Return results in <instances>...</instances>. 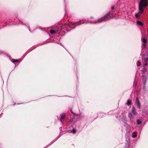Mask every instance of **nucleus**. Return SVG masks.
<instances>
[{"instance_id": "7ed1b4c3", "label": "nucleus", "mask_w": 148, "mask_h": 148, "mask_svg": "<svg viewBox=\"0 0 148 148\" xmlns=\"http://www.w3.org/2000/svg\"><path fill=\"white\" fill-rule=\"evenodd\" d=\"M66 118V115L65 114L63 113L61 114L60 115V121L62 122V121L64 120L65 118Z\"/></svg>"}, {"instance_id": "ddd939ff", "label": "nucleus", "mask_w": 148, "mask_h": 148, "mask_svg": "<svg viewBox=\"0 0 148 148\" xmlns=\"http://www.w3.org/2000/svg\"><path fill=\"white\" fill-rule=\"evenodd\" d=\"M127 104L128 106L130 105L131 104V102L128 100L127 101Z\"/></svg>"}, {"instance_id": "dca6fc26", "label": "nucleus", "mask_w": 148, "mask_h": 148, "mask_svg": "<svg viewBox=\"0 0 148 148\" xmlns=\"http://www.w3.org/2000/svg\"><path fill=\"white\" fill-rule=\"evenodd\" d=\"M146 68L145 67H143V70H142V72L143 73H144L146 71Z\"/></svg>"}, {"instance_id": "0eeeda50", "label": "nucleus", "mask_w": 148, "mask_h": 148, "mask_svg": "<svg viewBox=\"0 0 148 148\" xmlns=\"http://www.w3.org/2000/svg\"><path fill=\"white\" fill-rule=\"evenodd\" d=\"M148 59L147 58H146L144 59V61L143 64L145 66L147 65V62L148 61Z\"/></svg>"}, {"instance_id": "20e7f679", "label": "nucleus", "mask_w": 148, "mask_h": 148, "mask_svg": "<svg viewBox=\"0 0 148 148\" xmlns=\"http://www.w3.org/2000/svg\"><path fill=\"white\" fill-rule=\"evenodd\" d=\"M143 80L144 81L143 84L144 85H145L146 84V82L147 80V77L146 76L143 75L142 76Z\"/></svg>"}, {"instance_id": "412c9836", "label": "nucleus", "mask_w": 148, "mask_h": 148, "mask_svg": "<svg viewBox=\"0 0 148 148\" xmlns=\"http://www.w3.org/2000/svg\"><path fill=\"white\" fill-rule=\"evenodd\" d=\"M126 125L127 126H128V127H130V125Z\"/></svg>"}, {"instance_id": "4468645a", "label": "nucleus", "mask_w": 148, "mask_h": 148, "mask_svg": "<svg viewBox=\"0 0 148 148\" xmlns=\"http://www.w3.org/2000/svg\"><path fill=\"white\" fill-rule=\"evenodd\" d=\"M143 42L144 43H147V41L146 39L145 38H143Z\"/></svg>"}, {"instance_id": "1a4fd4ad", "label": "nucleus", "mask_w": 148, "mask_h": 148, "mask_svg": "<svg viewBox=\"0 0 148 148\" xmlns=\"http://www.w3.org/2000/svg\"><path fill=\"white\" fill-rule=\"evenodd\" d=\"M50 32L51 34H55V33H56V31H55L53 29H51V30H50Z\"/></svg>"}, {"instance_id": "6ab92c4d", "label": "nucleus", "mask_w": 148, "mask_h": 148, "mask_svg": "<svg viewBox=\"0 0 148 148\" xmlns=\"http://www.w3.org/2000/svg\"><path fill=\"white\" fill-rule=\"evenodd\" d=\"M111 9L112 10H114V6H112L111 7Z\"/></svg>"}, {"instance_id": "f8f14e48", "label": "nucleus", "mask_w": 148, "mask_h": 148, "mask_svg": "<svg viewBox=\"0 0 148 148\" xmlns=\"http://www.w3.org/2000/svg\"><path fill=\"white\" fill-rule=\"evenodd\" d=\"M137 65L138 66H140L141 65L140 60H138L137 62Z\"/></svg>"}, {"instance_id": "6e6552de", "label": "nucleus", "mask_w": 148, "mask_h": 148, "mask_svg": "<svg viewBox=\"0 0 148 148\" xmlns=\"http://www.w3.org/2000/svg\"><path fill=\"white\" fill-rule=\"evenodd\" d=\"M137 24L138 25H140V26H142L143 25V23L141 22L140 21H137Z\"/></svg>"}, {"instance_id": "9b49d317", "label": "nucleus", "mask_w": 148, "mask_h": 148, "mask_svg": "<svg viewBox=\"0 0 148 148\" xmlns=\"http://www.w3.org/2000/svg\"><path fill=\"white\" fill-rule=\"evenodd\" d=\"M142 123V121H140L139 119H138L137 120V123L138 125H139Z\"/></svg>"}, {"instance_id": "b1692460", "label": "nucleus", "mask_w": 148, "mask_h": 148, "mask_svg": "<svg viewBox=\"0 0 148 148\" xmlns=\"http://www.w3.org/2000/svg\"><path fill=\"white\" fill-rule=\"evenodd\" d=\"M71 112H72V110H71Z\"/></svg>"}, {"instance_id": "a211bd4d", "label": "nucleus", "mask_w": 148, "mask_h": 148, "mask_svg": "<svg viewBox=\"0 0 148 148\" xmlns=\"http://www.w3.org/2000/svg\"><path fill=\"white\" fill-rule=\"evenodd\" d=\"M143 46L144 47H146V43H144L143 44Z\"/></svg>"}, {"instance_id": "aec40b11", "label": "nucleus", "mask_w": 148, "mask_h": 148, "mask_svg": "<svg viewBox=\"0 0 148 148\" xmlns=\"http://www.w3.org/2000/svg\"><path fill=\"white\" fill-rule=\"evenodd\" d=\"M106 19H102V21H105Z\"/></svg>"}, {"instance_id": "f3484780", "label": "nucleus", "mask_w": 148, "mask_h": 148, "mask_svg": "<svg viewBox=\"0 0 148 148\" xmlns=\"http://www.w3.org/2000/svg\"><path fill=\"white\" fill-rule=\"evenodd\" d=\"M19 61L17 59H14L12 60V62H18Z\"/></svg>"}, {"instance_id": "5701e85b", "label": "nucleus", "mask_w": 148, "mask_h": 148, "mask_svg": "<svg viewBox=\"0 0 148 148\" xmlns=\"http://www.w3.org/2000/svg\"><path fill=\"white\" fill-rule=\"evenodd\" d=\"M71 112H72V110H71Z\"/></svg>"}, {"instance_id": "39448f33", "label": "nucleus", "mask_w": 148, "mask_h": 148, "mask_svg": "<svg viewBox=\"0 0 148 148\" xmlns=\"http://www.w3.org/2000/svg\"><path fill=\"white\" fill-rule=\"evenodd\" d=\"M136 103L138 106V108L139 109H140V104L138 97H136Z\"/></svg>"}, {"instance_id": "4be33fe9", "label": "nucleus", "mask_w": 148, "mask_h": 148, "mask_svg": "<svg viewBox=\"0 0 148 148\" xmlns=\"http://www.w3.org/2000/svg\"><path fill=\"white\" fill-rule=\"evenodd\" d=\"M124 126H126V124H125V125H124Z\"/></svg>"}, {"instance_id": "2eb2a0df", "label": "nucleus", "mask_w": 148, "mask_h": 148, "mask_svg": "<svg viewBox=\"0 0 148 148\" xmlns=\"http://www.w3.org/2000/svg\"><path fill=\"white\" fill-rule=\"evenodd\" d=\"M72 132L73 134H75L76 133V130L75 129H73L72 130Z\"/></svg>"}, {"instance_id": "9d476101", "label": "nucleus", "mask_w": 148, "mask_h": 148, "mask_svg": "<svg viewBox=\"0 0 148 148\" xmlns=\"http://www.w3.org/2000/svg\"><path fill=\"white\" fill-rule=\"evenodd\" d=\"M137 136V135L136 134V133L135 132H133L132 134V137L133 138H135Z\"/></svg>"}, {"instance_id": "f257e3e1", "label": "nucleus", "mask_w": 148, "mask_h": 148, "mask_svg": "<svg viewBox=\"0 0 148 148\" xmlns=\"http://www.w3.org/2000/svg\"><path fill=\"white\" fill-rule=\"evenodd\" d=\"M148 3V0H140L139 5V12L135 15L136 18H139L143 13L144 9L147 6Z\"/></svg>"}, {"instance_id": "423d86ee", "label": "nucleus", "mask_w": 148, "mask_h": 148, "mask_svg": "<svg viewBox=\"0 0 148 148\" xmlns=\"http://www.w3.org/2000/svg\"><path fill=\"white\" fill-rule=\"evenodd\" d=\"M69 121L71 123H75L76 121L75 120V118L73 117L71 118Z\"/></svg>"}, {"instance_id": "f03ea898", "label": "nucleus", "mask_w": 148, "mask_h": 148, "mask_svg": "<svg viewBox=\"0 0 148 148\" xmlns=\"http://www.w3.org/2000/svg\"><path fill=\"white\" fill-rule=\"evenodd\" d=\"M136 113L135 108L134 107H133L132 112L128 114V116L130 119H132L134 116L136 114Z\"/></svg>"}]
</instances>
